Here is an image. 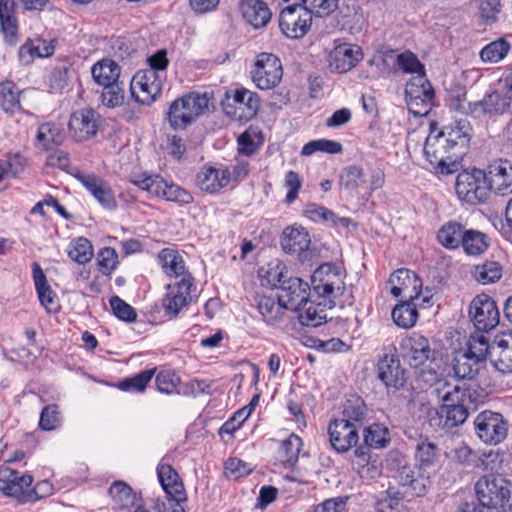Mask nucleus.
Masks as SVG:
<instances>
[{
    "label": "nucleus",
    "instance_id": "14",
    "mask_svg": "<svg viewBox=\"0 0 512 512\" xmlns=\"http://www.w3.org/2000/svg\"><path fill=\"white\" fill-rule=\"evenodd\" d=\"M163 78L151 70H140L132 78L130 94L135 102L142 105L152 104L161 94Z\"/></svg>",
    "mask_w": 512,
    "mask_h": 512
},
{
    "label": "nucleus",
    "instance_id": "54",
    "mask_svg": "<svg viewBox=\"0 0 512 512\" xmlns=\"http://www.w3.org/2000/svg\"><path fill=\"white\" fill-rule=\"evenodd\" d=\"M101 93L102 104L107 108L119 107L124 103L125 99V85L121 80L102 86Z\"/></svg>",
    "mask_w": 512,
    "mask_h": 512
},
{
    "label": "nucleus",
    "instance_id": "33",
    "mask_svg": "<svg viewBox=\"0 0 512 512\" xmlns=\"http://www.w3.org/2000/svg\"><path fill=\"white\" fill-rule=\"evenodd\" d=\"M397 480L415 496H423L430 484L429 477L420 473V468L412 465L401 466L397 471Z\"/></svg>",
    "mask_w": 512,
    "mask_h": 512
},
{
    "label": "nucleus",
    "instance_id": "16",
    "mask_svg": "<svg viewBox=\"0 0 512 512\" xmlns=\"http://www.w3.org/2000/svg\"><path fill=\"white\" fill-rule=\"evenodd\" d=\"M510 104L511 98L509 96L493 91L485 94L479 101L470 102L467 109L462 105L457 106V109L476 118L493 117L504 114Z\"/></svg>",
    "mask_w": 512,
    "mask_h": 512
},
{
    "label": "nucleus",
    "instance_id": "47",
    "mask_svg": "<svg viewBox=\"0 0 512 512\" xmlns=\"http://www.w3.org/2000/svg\"><path fill=\"white\" fill-rule=\"evenodd\" d=\"M158 261L164 273L169 277L185 274V262L177 250L164 248L158 254Z\"/></svg>",
    "mask_w": 512,
    "mask_h": 512
},
{
    "label": "nucleus",
    "instance_id": "48",
    "mask_svg": "<svg viewBox=\"0 0 512 512\" xmlns=\"http://www.w3.org/2000/svg\"><path fill=\"white\" fill-rule=\"evenodd\" d=\"M489 247L488 237L485 233L475 230H466L462 239L460 248L469 256H478L483 254Z\"/></svg>",
    "mask_w": 512,
    "mask_h": 512
},
{
    "label": "nucleus",
    "instance_id": "18",
    "mask_svg": "<svg viewBox=\"0 0 512 512\" xmlns=\"http://www.w3.org/2000/svg\"><path fill=\"white\" fill-rule=\"evenodd\" d=\"M377 378L384 384L388 391H398L404 387L405 369L401 366L396 353L385 352L377 362Z\"/></svg>",
    "mask_w": 512,
    "mask_h": 512
},
{
    "label": "nucleus",
    "instance_id": "2",
    "mask_svg": "<svg viewBox=\"0 0 512 512\" xmlns=\"http://www.w3.org/2000/svg\"><path fill=\"white\" fill-rule=\"evenodd\" d=\"M345 272L336 265L326 263L319 266L311 276L313 291L320 299H324V306L332 309L336 306L344 308L351 306L354 297L345 286Z\"/></svg>",
    "mask_w": 512,
    "mask_h": 512
},
{
    "label": "nucleus",
    "instance_id": "45",
    "mask_svg": "<svg viewBox=\"0 0 512 512\" xmlns=\"http://www.w3.org/2000/svg\"><path fill=\"white\" fill-rule=\"evenodd\" d=\"M415 298H418V293L409 294L408 298H405L392 310V318L397 326L407 329L416 324L418 311L413 302Z\"/></svg>",
    "mask_w": 512,
    "mask_h": 512
},
{
    "label": "nucleus",
    "instance_id": "11",
    "mask_svg": "<svg viewBox=\"0 0 512 512\" xmlns=\"http://www.w3.org/2000/svg\"><path fill=\"white\" fill-rule=\"evenodd\" d=\"M157 477L162 489L165 492V498L162 499L172 507V512H185L182 504L187 501V494L184 484L178 472L164 458L157 466Z\"/></svg>",
    "mask_w": 512,
    "mask_h": 512
},
{
    "label": "nucleus",
    "instance_id": "46",
    "mask_svg": "<svg viewBox=\"0 0 512 512\" xmlns=\"http://www.w3.org/2000/svg\"><path fill=\"white\" fill-rule=\"evenodd\" d=\"M22 91L10 80L0 82V107L9 115L22 110L20 95Z\"/></svg>",
    "mask_w": 512,
    "mask_h": 512
},
{
    "label": "nucleus",
    "instance_id": "49",
    "mask_svg": "<svg viewBox=\"0 0 512 512\" xmlns=\"http://www.w3.org/2000/svg\"><path fill=\"white\" fill-rule=\"evenodd\" d=\"M484 365L476 359L464 353H459L453 364V370L457 378L461 380L473 381L479 374Z\"/></svg>",
    "mask_w": 512,
    "mask_h": 512
},
{
    "label": "nucleus",
    "instance_id": "41",
    "mask_svg": "<svg viewBox=\"0 0 512 512\" xmlns=\"http://www.w3.org/2000/svg\"><path fill=\"white\" fill-rule=\"evenodd\" d=\"M490 361L500 373H512V335L499 340L496 345L492 346Z\"/></svg>",
    "mask_w": 512,
    "mask_h": 512
},
{
    "label": "nucleus",
    "instance_id": "21",
    "mask_svg": "<svg viewBox=\"0 0 512 512\" xmlns=\"http://www.w3.org/2000/svg\"><path fill=\"white\" fill-rule=\"evenodd\" d=\"M100 115L92 108L75 111L69 120V130L77 141H84L96 135Z\"/></svg>",
    "mask_w": 512,
    "mask_h": 512
},
{
    "label": "nucleus",
    "instance_id": "43",
    "mask_svg": "<svg viewBox=\"0 0 512 512\" xmlns=\"http://www.w3.org/2000/svg\"><path fill=\"white\" fill-rule=\"evenodd\" d=\"M109 495L115 507L123 511L131 512L132 508L138 502L136 492H134L129 484L122 480H117L112 483L109 488Z\"/></svg>",
    "mask_w": 512,
    "mask_h": 512
},
{
    "label": "nucleus",
    "instance_id": "24",
    "mask_svg": "<svg viewBox=\"0 0 512 512\" xmlns=\"http://www.w3.org/2000/svg\"><path fill=\"white\" fill-rule=\"evenodd\" d=\"M231 181L228 167L203 166L196 174V184L204 192L213 194L225 188Z\"/></svg>",
    "mask_w": 512,
    "mask_h": 512
},
{
    "label": "nucleus",
    "instance_id": "3",
    "mask_svg": "<svg viewBox=\"0 0 512 512\" xmlns=\"http://www.w3.org/2000/svg\"><path fill=\"white\" fill-rule=\"evenodd\" d=\"M424 154L437 173L452 174L458 170L463 151H457L439 133L431 132L424 144Z\"/></svg>",
    "mask_w": 512,
    "mask_h": 512
},
{
    "label": "nucleus",
    "instance_id": "32",
    "mask_svg": "<svg viewBox=\"0 0 512 512\" xmlns=\"http://www.w3.org/2000/svg\"><path fill=\"white\" fill-rule=\"evenodd\" d=\"M238 6L245 21L256 29L265 27L271 20L272 13L263 0H242Z\"/></svg>",
    "mask_w": 512,
    "mask_h": 512
},
{
    "label": "nucleus",
    "instance_id": "4",
    "mask_svg": "<svg viewBox=\"0 0 512 512\" xmlns=\"http://www.w3.org/2000/svg\"><path fill=\"white\" fill-rule=\"evenodd\" d=\"M206 94L189 93L174 100L167 111V120L174 130L185 129L208 108Z\"/></svg>",
    "mask_w": 512,
    "mask_h": 512
},
{
    "label": "nucleus",
    "instance_id": "55",
    "mask_svg": "<svg viewBox=\"0 0 512 512\" xmlns=\"http://www.w3.org/2000/svg\"><path fill=\"white\" fill-rule=\"evenodd\" d=\"M284 267L279 262L273 264L270 262L266 267L262 266L258 270V276L263 286L280 288V285L287 278L283 273Z\"/></svg>",
    "mask_w": 512,
    "mask_h": 512
},
{
    "label": "nucleus",
    "instance_id": "19",
    "mask_svg": "<svg viewBox=\"0 0 512 512\" xmlns=\"http://www.w3.org/2000/svg\"><path fill=\"white\" fill-rule=\"evenodd\" d=\"M400 351L411 367L422 366L434 358V350L431 349L428 339L416 332L401 340Z\"/></svg>",
    "mask_w": 512,
    "mask_h": 512
},
{
    "label": "nucleus",
    "instance_id": "7",
    "mask_svg": "<svg viewBox=\"0 0 512 512\" xmlns=\"http://www.w3.org/2000/svg\"><path fill=\"white\" fill-rule=\"evenodd\" d=\"M455 189L459 199L471 205L486 203L492 194L484 171L478 168L460 172Z\"/></svg>",
    "mask_w": 512,
    "mask_h": 512
},
{
    "label": "nucleus",
    "instance_id": "35",
    "mask_svg": "<svg viewBox=\"0 0 512 512\" xmlns=\"http://www.w3.org/2000/svg\"><path fill=\"white\" fill-rule=\"evenodd\" d=\"M64 139L65 132L59 125L46 122L38 126L34 145L41 151L49 152L59 147Z\"/></svg>",
    "mask_w": 512,
    "mask_h": 512
},
{
    "label": "nucleus",
    "instance_id": "53",
    "mask_svg": "<svg viewBox=\"0 0 512 512\" xmlns=\"http://www.w3.org/2000/svg\"><path fill=\"white\" fill-rule=\"evenodd\" d=\"M156 373V368L146 369L140 373L122 380L118 387L122 391L142 393Z\"/></svg>",
    "mask_w": 512,
    "mask_h": 512
},
{
    "label": "nucleus",
    "instance_id": "57",
    "mask_svg": "<svg viewBox=\"0 0 512 512\" xmlns=\"http://www.w3.org/2000/svg\"><path fill=\"white\" fill-rule=\"evenodd\" d=\"M68 256L71 260L79 264H86L93 257V247L91 242L84 237L75 239L69 246Z\"/></svg>",
    "mask_w": 512,
    "mask_h": 512
},
{
    "label": "nucleus",
    "instance_id": "20",
    "mask_svg": "<svg viewBox=\"0 0 512 512\" xmlns=\"http://www.w3.org/2000/svg\"><path fill=\"white\" fill-rule=\"evenodd\" d=\"M359 428L340 419L330 421L328 425L329 441L338 453H346L359 441Z\"/></svg>",
    "mask_w": 512,
    "mask_h": 512
},
{
    "label": "nucleus",
    "instance_id": "38",
    "mask_svg": "<svg viewBox=\"0 0 512 512\" xmlns=\"http://www.w3.org/2000/svg\"><path fill=\"white\" fill-rule=\"evenodd\" d=\"M309 233L303 227H287L284 229L281 246L289 254H301L310 246Z\"/></svg>",
    "mask_w": 512,
    "mask_h": 512
},
{
    "label": "nucleus",
    "instance_id": "12",
    "mask_svg": "<svg viewBox=\"0 0 512 512\" xmlns=\"http://www.w3.org/2000/svg\"><path fill=\"white\" fill-rule=\"evenodd\" d=\"M313 15L301 4L288 5L279 15V28L289 39H301L310 30Z\"/></svg>",
    "mask_w": 512,
    "mask_h": 512
},
{
    "label": "nucleus",
    "instance_id": "36",
    "mask_svg": "<svg viewBox=\"0 0 512 512\" xmlns=\"http://www.w3.org/2000/svg\"><path fill=\"white\" fill-rule=\"evenodd\" d=\"M369 410L365 401L358 395H350L341 406V414L338 419L362 428L368 416Z\"/></svg>",
    "mask_w": 512,
    "mask_h": 512
},
{
    "label": "nucleus",
    "instance_id": "13",
    "mask_svg": "<svg viewBox=\"0 0 512 512\" xmlns=\"http://www.w3.org/2000/svg\"><path fill=\"white\" fill-rule=\"evenodd\" d=\"M254 84L261 90L275 88L282 80L283 69L280 59L271 53H260L251 70Z\"/></svg>",
    "mask_w": 512,
    "mask_h": 512
},
{
    "label": "nucleus",
    "instance_id": "28",
    "mask_svg": "<svg viewBox=\"0 0 512 512\" xmlns=\"http://www.w3.org/2000/svg\"><path fill=\"white\" fill-rule=\"evenodd\" d=\"M471 132L472 126L470 122L465 118H461L444 125L438 133L454 149L463 151L464 155L471 140Z\"/></svg>",
    "mask_w": 512,
    "mask_h": 512
},
{
    "label": "nucleus",
    "instance_id": "44",
    "mask_svg": "<svg viewBox=\"0 0 512 512\" xmlns=\"http://www.w3.org/2000/svg\"><path fill=\"white\" fill-rule=\"evenodd\" d=\"M389 282L392 285L390 292L395 298L400 296L408 298L409 294H413V291L417 288L415 274L404 268L393 272L389 278Z\"/></svg>",
    "mask_w": 512,
    "mask_h": 512
},
{
    "label": "nucleus",
    "instance_id": "5",
    "mask_svg": "<svg viewBox=\"0 0 512 512\" xmlns=\"http://www.w3.org/2000/svg\"><path fill=\"white\" fill-rule=\"evenodd\" d=\"M260 102L256 92L245 87H237L225 93L221 106L224 113L231 119L247 122L257 115Z\"/></svg>",
    "mask_w": 512,
    "mask_h": 512
},
{
    "label": "nucleus",
    "instance_id": "8",
    "mask_svg": "<svg viewBox=\"0 0 512 512\" xmlns=\"http://www.w3.org/2000/svg\"><path fill=\"white\" fill-rule=\"evenodd\" d=\"M474 432L478 439L487 445H498L508 436L509 424L499 412L481 411L473 421Z\"/></svg>",
    "mask_w": 512,
    "mask_h": 512
},
{
    "label": "nucleus",
    "instance_id": "29",
    "mask_svg": "<svg viewBox=\"0 0 512 512\" xmlns=\"http://www.w3.org/2000/svg\"><path fill=\"white\" fill-rule=\"evenodd\" d=\"M32 278L41 305L48 313H56L60 309L56 293L49 285L46 275L38 262L32 263Z\"/></svg>",
    "mask_w": 512,
    "mask_h": 512
},
{
    "label": "nucleus",
    "instance_id": "51",
    "mask_svg": "<svg viewBox=\"0 0 512 512\" xmlns=\"http://www.w3.org/2000/svg\"><path fill=\"white\" fill-rule=\"evenodd\" d=\"M491 349L492 346L489 345V340L485 335H472L470 336L467 342V348L463 353L471 356L484 365L488 355H490Z\"/></svg>",
    "mask_w": 512,
    "mask_h": 512
},
{
    "label": "nucleus",
    "instance_id": "6",
    "mask_svg": "<svg viewBox=\"0 0 512 512\" xmlns=\"http://www.w3.org/2000/svg\"><path fill=\"white\" fill-rule=\"evenodd\" d=\"M130 182L151 196L163 197L167 201L176 202L180 205H187L193 202L192 194L186 189L169 184L160 175H135Z\"/></svg>",
    "mask_w": 512,
    "mask_h": 512
},
{
    "label": "nucleus",
    "instance_id": "60",
    "mask_svg": "<svg viewBox=\"0 0 512 512\" xmlns=\"http://www.w3.org/2000/svg\"><path fill=\"white\" fill-rule=\"evenodd\" d=\"M342 149L343 148L341 143L337 141L318 139L306 143L302 148L301 154L303 156H310L317 151L325 152L328 154H338L342 152Z\"/></svg>",
    "mask_w": 512,
    "mask_h": 512
},
{
    "label": "nucleus",
    "instance_id": "9",
    "mask_svg": "<svg viewBox=\"0 0 512 512\" xmlns=\"http://www.w3.org/2000/svg\"><path fill=\"white\" fill-rule=\"evenodd\" d=\"M475 499L489 512L492 509L502 507V504L510 497V491L506 480L495 474H487L475 483Z\"/></svg>",
    "mask_w": 512,
    "mask_h": 512
},
{
    "label": "nucleus",
    "instance_id": "50",
    "mask_svg": "<svg viewBox=\"0 0 512 512\" xmlns=\"http://www.w3.org/2000/svg\"><path fill=\"white\" fill-rule=\"evenodd\" d=\"M302 445L303 441L298 435L290 434L281 442L279 450L281 461L287 466H293L298 461Z\"/></svg>",
    "mask_w": 512,
    "mask_h": 512
},
{
    "label": "nucleus",
    "instance_id": "63",
    "mask_svg": "<svg viewBox=\"0 0 512 512\" xmlns=\"http://www.w3.org/2000/svg\"><path fill=\"white\" fill-rule=\"evenodd\" d=\"M109 304L113 314L121 321L132 323L137 319V312L134 307L125 302L119 296H112Z\"/></svg>",
    "mask_w": 512,
    "mask_h": 512
},
{
    "label": "nucleus",
    "instance_id": "22",
    "mask_svg": "<svg viewBox=\"0 0 512 512\" xmlns=\"http://www.w3.org/2000/svg\"><path fill=\"white\" fill-rule=\"evenodd\" d=\"M363 58L358 45L340 43L335 45L329 54V67L337 73H346L354 68Z\"/></svg>",
    "mask_w": 512,
    "mask_h": 512
},
{
    "label": "nucleus",
    "instance_id": "31",
    "mask_svg": "<svg viewBox=\"0 0 512 512\" xmlns=\"http://www.w3.org/2000/svg\"><path fill=\"white\" fill-rule=\"evenodd\" d=\"M254 306L268 325H279L288 310L284 303L279 301V296L275 299L271 296L256 294Z\"/></svg>",
    "mask_w": 512,
    "mask_h": 512
},
{
    "label": "nucleus",
    "instance_id": "62",
    "mask_svg": "<svg viewBox=\"0 0 512 512\" xmlns=\"http://www.w3.org/2000/svg\"><path fill=\"white\" fill-rule=\"evenodd\" d=\"M61 422L62 416L58 405L49 404L42 409L39 419V427L41 430H55L61 425Z\"/></svg>",
    "mask_w": 512,
    "mask_h": 512
},
{
    "label": "nucleus",
    "instance_id": "59",
    "mask_svg": "<svg viewBox=\"0 0 512 512\" xmlns=\"http://www.w3.org/2000/svg\"><path fill=\"white\" fill-rule=\"evenodd\" d=\"M305 213L313 221L321 220L329 222L334 226L338 222L346 226L349 222V218H338L332 210L317 204H309L305 209Z\"/></svg>",
    "mask_w": 512,
    "mask_h": 512
},
{
    "label": "nucleus",
    "instance_id": "52",
    "mask_svg": "<svg viewBox=\"0 0 512 512\" xmlns=\"http://www.w3.org/2000/svg\"><path fill=\"white\" fill-rule=\"evenodd\" d=\"M510 50V43L504 39H498L484 46L479 55L485 63H498L503 60Z\"/></svg>",
    "mask_w": 512,
    "mask_h": 512
},
{
    "label": "nucleus",
    "instance_id": "26",
    "mask_svg": "<svg viewBox=\"0 0 512 512\" xmlns=\"http://www.w3.org/2000/svg\"><path fill=\"white\" fill-rule=\"evenodd\" d=\"M279 290V301H282L287 309L292 311L309 299L310 286L298 277L284 280Z\"/></svg>",
    "mask_w": 512,
    "mask_h": 512
},
{
    "label": "nucleus",
    "instance_id": "42",
    "mask_svg": "<svg viewBox=\"0 0 512 512\" xmlns=\"http://www.w3.org/2000/svg\"><path fill=\"white\" fill-rule=\"evenodd\" d=\"M92 78L99 86H107L120 80L121 67L110 58L97 61L91 68Z\"/></svg>",
    "mask_w": 512,
    "mask_h": 512
},
{
    "label": "nucleus",
    "instance_id": "37",
    "mask_svg": "<svg viewBox=\"0 0 512 512\" xmlns=\"http://www.w3.org/2000/svg\"><path fill=\"white\" fill-rule=\"evenodd\" d=\"M441 449L427 436H420L414 444V459L420 469L430 468L439 461Z\"/></svg>",
    "mask_w": 512,
    "mask_h": 512
},
{
    "label": "nucleus",
    "instance_id": "15",
    "mask_svg": "<svg viewBox=\"0 0 512 512\" xmlns=\"http://www.w3.org/2000/svg\"><path fill=\"white\" fill-rule=\"evenodd\" d=\"M469 314L479 331L488 332L499 323V310L494 300L486 294L476 296L470 306Z\"/></svg>",
    "mask_w": 512,
    "mask_h": 512
},
{
    "label": "nucleus",
    "instance_id": "25",
    "mask_svg": "<svg viewBox=\"0 0 512 512\" xmlns=\"http://www.w3.org/2000/svg\"><path fill=\"white\" fill-rule=\"evenodd\" d=\"M74 177L107 209H115L117 202L110 185L94 174L78 172Z\"/></svg>",
    "mask_w": 512,
    "mask_h": 512
},
{
    "label": "nucleus",
    "instance_id": "23",
    "mask_svg": "<svg viewBox=\"0 0 512 512\" xmlns=\"http://www.w3.org/2000/svg\"><path fill=\"white\" fill-rule=\"evenodd\" d=\"M193 287V278L184 276L174 287H169L162 299V307L166 315L176 317L188 305V297Z\"/></svg>",
    "mask_w": 512,
    "mask_h": 512
},
{
    "label": "nucleus",
    "instance_id": "17",
    "mask_svg": "<svg viewBox=\"0 0 512 512\" xmlns=\"http://www.w3.org/2000/svg\"><path fill=\"white\" fill-rule=\"evenodd\" d=\"M486 176L491 193L499 196L512 194V162L507 159H496L482 169Z\"/></svg>",
    "mask_w": 512,
    "mask_h": 512
},
{
    "label": "nucleus",
    "instance_id": "64",
    "mask_svg": "<svg viewBox=\"0 0 512 512\" xmlns=\"http://www.w3.org/2000/svg\"><path fill=\"white\" fill-rule=\"evenodd\" d=\"M181 380L180 377L171 370H163L160 371L155 378V384L157 390L160 393L164 394H173L177 391V387L179 386Z\"/></svg>",
    "mask_w": 512,
    "mask_h": 512
},
{
    "label": "nucleus",
    "instance_id": "30",
    "mask_svg": "<svg viewBox=\"0 0 512 512\" xmlns=\"http://www.w3.org/2000/svg\"><path fill=\"white\" fill-rule=\"evenodd\" d=\"M485 398L484 390L475 383L464 384L463 386L456 385L450 391H447L442 396L443 402H456L462 403L464 406H469L470 409H475L479 403H482Z\"/></svg>",
    "mask_w": 512,
    "mask_h": 512
},
{
    "label": "nucleus",
    "instance_id": "61",
    "mask_svg": "<svg viewBox=\"0 0 512 512\" xmlns=\"http://www.w3.org/2000/svg\"><path fill=\"white\" fill-rule=\"evenodd\" d=\"M340 183L346 190H356L365 184L363 169L356 165L347 166L340 175Z\"/></svg>",
    "mask_w": 512,
    "mask_h": 512
},
{
    "label": "nucleus",
    "instance_id": "1",
    "mask_svg": "<svg viewBox=\"0 0 512 512\" xmlns=\"http://www.w3.org/2000/svg\"><path fill=\"white\" fill-rule=\"evenodd\" d=\"M397 67L406 74L415 76L406 84L405 95L410 111L415 115H425L432 100L434 89L426 77L425 67L416 54L406 50L396 56Z\"/></svg>",
    "mask_w": 512,
    "mask_h": 512
},
{
    "label": "nucleus",
    "instance_id": "56",
    "mask_svg": "<svg viewBox=\"0 0 512 512\" xmlns=\"http://www.w3.org/2000/svg\"><path fill=\"white\" fill-rule=\"evenodd\" d=\"M473 276L481 284L494 283L502 276V266L496 261H485L475 266Z\"/></svg>",
    "mask_w": 512,
    "mask_h": 512
},
{
    "label": "nucleus",
    "instance_id": "10",
    "mask_svg": "<svg viewBox=\"0 0 512 512\" xmlns=\"http://www.w3.org/2000/svg\"><path fill=\"white\" fill-rule=\"evenodd\" d=\"M33 477L10 467H0V491L20 503L34 502L39 496L32 488Z\"/></svg>",
    "mask_w": 512,
    "mask_h": 512
},
{
    "label": "nucleus",
    "instance_id": "40",
    "mask_svg": "<svg viewBox=\"0 0 512 512\" xmlns=\"http://www.w3.org/2000/svg\"><path fill=\"white\" fill-rule=\"evenodd\" d=\"M469 410V406H464L460 402H444L438 411L440 424L448 430L458 427L468 418Z\"/></svg>",
    "mask_w": 512,
    "mask_h": 512
},
{
    "label": "nucleus",
    "instance_id": "39",
    "mask_svg": "<svg viewBox=\"0 0 512 512\" xmlns=\"http://www.w3.org/2000/svg\"><path fill=\"white\" fill-rule=\"evenodd\" d=\"M467 228L456 220L445 222L437 231V241L447 250H457L462 244V239Z\"/></svg>",
    "mask_w": 512,
    "mask_h": 512
},
{
    "label": "nucleus",
    "instance_id": "34",
    "mask_svg": "<svg viewBox=\"0 0 512 512\" xmlns=\"http://www.w3.org/2000/svg\"><path fill=\"white\" fill-rule=\"evenodd\" d=\"M325 308H328V306H324V299L319 303L308 299L301 306L293 310V312L296 313L301 326L316 328L327 321Z\"/></svg>",
    "mask_w": 512,
    "mask_h": 512
},
{
    "label": "nucleus",
    "instance_id": "27",
    "mask_svg": "<svg viewBox=\"0 0 512 512\" xmlns=\"http://www.w3.org/2000/svg\"><path fill=\"white\" fill-rule=\"evenodd\" d=\"M14 0H0V32L5 44L15 46L19 42V21Z\"/></svg>",
    "mask_w": 512,
    "mask_h": 512
},
{
    "label": "nucleus",
    "instance_id": "58",
    "mask_svg": "<svg viewBox=\"0 0 512 512\" xmlns=\"http://www.w3.org/2000/svg\"><path fill=\"white\" fill-rule=\"evenodd\" d=\"M363 438L365 444L372 448H383L390 442L388 429L380 424L364 428Z\"/></svg>",
    "mask_w": 512,
    "mask_h": 512
}]
</instances>
